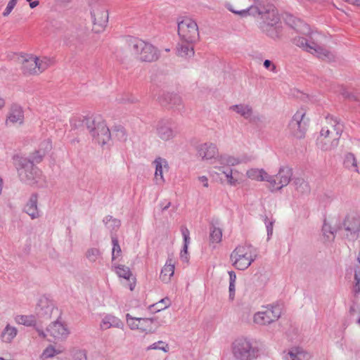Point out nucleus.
<instances>
[{
  "instance_id": "23",
  "label": "nucleus",
  "mask_w": 360,
  "mask_h": 360,
  "mask_svg": "<svg viewBox=\"0 0 360 360\" xmlns=\"http://www.w3.org/2000/svg\"><path fill=\"white\" fill-rule=\"evenodd\" d=\"M159 58V51L153 45L148 43L142 55L140 56L139 60L142 62L151 63L155 61Z\"/></svg>"
},
{
  "instance_id": "11",
  "label": "nucleus",
  "mask_w": 360,
  "mask_h": 360,
  "mask_svg": "<svg viewBox=\"0 0 360 360\" xmlns=\"http://www.w3.org/2000/svg\"><path fill=\"white\" fill-rule=\"evenodd\" d=\"M292 176V170L288 166H283L279 168L276 175L269 176V189L271 191H278L286 186Z\"/></svg>"
},
{
  "instance_id": "1",
  "label": "nucleus",
  "mask_w": 360,
  "mask_h": 360,
  "mask_svg": "<svg viewBox=\"0 0 360 360\" xmlns=\"http://www.w3.org/2000/svg\"><path fill=\"white\" fill-rule=\"evenodd\" d=\"M343 131V125L333 117H326V124L321 128L316 139L317 147L323 151H330L339 144Z\"/></svg>"
},
{
  "instance_id": "14",
  "label": "nucleus",
  "mask_w": 360,
  "mask_h": 360,
  "mask_svg": "<svg viewBox=\"0 0 360 360\" xmlns=\"http://www.w3.org/2000/svg\"><path fill=\"white\" fill-rule=\"evenodd\" d=\"M60 318L51 322L46 328L48 334L56 341H63L67 339L70 334V330L67 325L60 321Z\"/></svg>"
},
{
  "instance_id": "53",
  "label": "nucleus",
  "mask_w": 360,
  "mask_h": 360,
  "mask_svg": "<svg viewBox=\"0 0 360 360\" xmlns=\"http://www.w3.org/2000/svg\"><path fill=\"white\" fill-rule=\"evenodd\" d=\"M148 349H160L164 351L165 352H167L169 350V346L165 342L160 340L150 345L148 347Z\"/></svg>"
},
{
  "instance_id": "40",
  "label": "nucleus",
  "mask_w": 360,
  "mask_h": 360,
  "mask_svg": "<svg viewBox=\"0 0 360 360\" xmlns=\"http://www.w3.org/2000/svg\"><path fill=\"white\" fill-rule=\"evenodd\" d=\"M15 321L17 323L26 326H35L37 323L34 315H18L15 317Z\"/></svg>"
},
{
  "instance_id": "38",
  "label": "nucleus",
  "mask_w": 360,
  "mask_h": 360,
  "mask_svg": "<svg viewBox=\"0 0 360 360\" xmlns=\"http://www.w3.org/2000/svg\"><path fill=\"white\" fill-rule=\"evenodd\" d=\"M163 100L169 108H179L182 105L181 98L175 94H167L164 96Z\"/></svg>"
},
{
  "instance_id": "7",
  "label": "nucleus",
  "mask_w": 360,
  "mask_h": 360,
  "mask_svg": "<svg viewBox=\"0 0 360 360\" xmlns=\"http://www.w3.org/2000/svg\"><path fill=\"white\" fill-rule=\"evenodd\" d=\"M307 110L300 108L293 115L288 127L292 135L297 139H303L307 130L309 120L306 117Z\"/></svg>"
},
{
  "instance_id": "43",
  "label": "nucleus",
  "mask_w": 360,
  "mask_h": 360,
  "mask_svg": "<svg viewBox=\"0 0 360 360\" xmlns=\"http://www.w3.org/2000/svg\"><path fill=\"white\" fill-rule=\"evenodd\" d=\"M115 271L119 277L127 280H129L132 276L130 269L124 265L118 264L115 266Z\"/></svg>"
},
{
  "instance_id": "18",
  "label": "nucleus",
  "mask_w": 360,
  "mask_h": 360,
  "mask_svg": "<svg viewBox=\"0 0 360 360\" xmlns=\"http://www.w3.org/2000/svg\"><path fill=\"white\" fill-rule=\"evenodd\" d=\"M24 122V111L21 106L13 104L8 113L6 124H22Z\"/></svg>"
},
{
  "instance_id": "25",
  "label": "nucleus",
  "mask_w": 360,
  "mask_h": 360,
  "mask_svg": "<svg viewBox=\"0 0 360 360\" xmlns=\"http://www.w3.org/2000/svg\"><path fill=\"white\" fill-rule=\"evenodd\" d=\"M38 196L37 193H33L30 196L29 201L25 206V212L31 217L32 219H36L39 217V212L37 208Z\"/></svg>"
},
{
  "instance_id": "24",
  "label": "nucleus",
  "mask_w": 360,
  "mask_h": 360,
  "mask_svg": "<svg viewBox=\"0 0 360 360\" xmlns=\"http://www.w3.org/2000/svg\"><path fill=\"white\" fill-rule=\"evenodd\" d=\"M175 269V262L172 258H168L160 274V278L165 283H168L173 276Z\"/></svg>"
},
{
  "instance_id": "30",
  "label": "nucleus",
  "mask_w": 360,
  "mask_h": 360,
  "mask_svg": "<svg viewBox=\"0 0 360 360\" xmlns=\"http://www.w3.org/2000/svg\"><path fill=\"white\" fill-rule=\"evenodd\" d=\"M248 178L255 181H266L269 184L270 175L263 169H250L247 172Z\"/></svg>"
},
{
  "instance_id": "42",
  "label": "nucleus",
  "mask_w": 360,
  "mask_h": 360,
  "mask_svg": "<svg viewBox=\"0 0 360 360\" xmlns=\"http://www.w3.org/2000/svg\"><path fill=\"white\" fill-rule=\"evenodd\" d=\"M103 222L106 227L111 231H116L120 226L121 222L119 219L113 218L112 216H107L104 218Z\"/></svg>"
},
{
  "instance_id": "48",
  "label": "nucleus",
  "mask_w": 360,
  "mask_h": 360,
  "mask_svg": "<svg viewBox=\"0 0 360 360\" xmlns=\"http://www.w3.org/2000/svg\"><path fill=\"white\" fill-rule=\"evenodd\" d=\"M294 43L308 52H309L310 47L312 46V42L309 43L305 38L301 37H295Z\"/></svg>"
},
{
  "instance_id": "22",
  "label": "nucleus",
  "mask_w": 360,
  "mask_h": 360,
  "mask_svg": "<svg viewBox=\"0 0 360 360\" xmlns=\"http://www.w3.org/2000/svg\"><path fill=\"white\" fill-rule=\"evenodd\" d=\"M100 327L102 330H108L110 328L122 329L124 328V323L117 317L108 314L102 319Z\"/></svg>"
},
{
  "instance_id": "60",
  "label": "nucleus",
  "mask_w": 360,
  "mask_h": 360,
  "mask_svg": "<svg viewBox=\"0 0 360 360\" xmlns=\"http://www.w3.org/2000/svg\"><path fill=\"white\" fill-rule=\"evenodd\" d=\"M229 299L231 300H233L235 297V292H236V283H229Z\"/></svg>"
},
{
  "instance_id": "50",
  "label": "nucleus",
  "mask_w": 360,
  "mask_h": 360,
  "mask_svg": "<svg viewBox=\"0 0 360 360\" xmlns=\"http://www.w3.org/2000/svg\"><path fill=\"white\" fill-rule=\"evenodd\" d=\"M61 350H57L53 346L49 345L43 352L42 356L44 358H51L56 354H60Z\"/></svg>"
},
{
  "instance_id": "49",
  "label": "nucleus",
  "mask_w": 360,
  "mask_h": 360,
  "mask_svg": "<svg viewBox=\"0 0 360 360\" xmlns=\"http://www.w3.org/2000/svg\"><path fill=\"white\" fill-rule=\"evenodd\" d=\"M170 305V301L169 298L165 297L162 299L158 303L153 304L150 308L155 311H160L164 309L167 308Z\"/></svg>"
},
{
  "instance_id": "51",
  "label": "nucleus",
  "mask_w": 360,
  "mask_h": 360,
  "mask_svg": "<svg viewBox=\"0 0 360 360\" xmlns=\"http://www.w3.org/2000/svg\"><path fill=\"white\" fill-rule=\"evenodd\" d=\"M72 354L74 360H87L86 351L84 349H75Z\"/></svg>"
},
{
  "instance_id": "57",
  "label": "nucleus",
  "mask_w": 360,
  "mask_h": 360,
  "mask_svg": "<svg viewBox=\"0 0 360 360\" xmlns=\"http://www.w3.org/2000/svg\"><path fill=\"white\" fill-rule=\"evenodd\" d=\"M227 8H228L230 11H231L232 13H233L238 14V15H246V14L249 12V11H250V9H252V7L247 8H245V9H243V10H240V11H236V10L233 9V8H231V6L229 5V6H227Z\"/></svg>"
},
{
  "instance_id": "59",
  "label": "nucleus",
  "mask_w": 360,
  "mask_h": 360,
  "mask_svg": "<svg viewBox=\"0 0 360 360\" xmlns=\"http://www.w3.org/2000/svg\"><path fill=\"white\" fill-rule=\"evenodd\" d=\"M264 66L265 68L269 69L270 68V70L273 72H275L276 71V67L274 64L272 63V62L269 60H265L264 62Z\"/></svg>"
},
{
  "instance_id": "16",
  "label": "nucleus",
  "mask_w": 360,
  "mask_h": 360,
  "mask_svg": "<svg viewBox=\"0 0 360 360\" xmlns=\"http://www.w3.org/2000/svg\"><path fill=\"white\" fill-rule=\"evenodd\" d=\"M197 155L202 160H211L216 159L219 155L217 146L212 143H204L196 148Z\"/></svg>"
},
{
  "instance_id": "36",
  "label": "nucleus",
  "mask_w": 360,
  "mask_h": 360,
  "mask_svg": "<svg viewBox=\"0 0 360 360\" xmlns=\"http://www.w3.org/2000/svg\"><path fill=\"white\" fill-rule=\"evenodd\" d=\"M22 71L26 75H37L34 56H30L23 60Z\"/></svg>"
},
{
  "instance_id": "21",
  "label": "nucleus",
  "mask_w": 360,
  "mask_h": 360,
  "mask_svg": "<svg viewBox=\"0 0 360 360\" xmlns=\"http://www.w3.org/2000/svg\"><path fill=\"white\" fill-rule=\"evenodd\" d=\"M87 32L85 30H77L72 36V39L70 41L69 46H72L76 49H82L87 40Z\"/></svg>"
},
{
  "instance_id": "2",
  "label": "nucleus",
  "mask_w": 360,
  "mask_h": 360,
  "mask_svg": "<svg viewBox=\"0 0 360 360\" xmlns=\"http://www.w3.org/2000/svg\"><path fill=\"white\" fill-rule=\"evenodd\" d=\"M231 351L235 360H256L261 354L257 343L245 337L238 338L233 342Z\"/></svg>"
},
{
  "instance_id": "29",
  "label": "nucleus",
  "mask_w": 360,
  "mask_h": 360,
  "mask_svg": "<svg viewBox=\"0 0 360 360\" xmlns=\"http://www.w3.org/2000/svg\"><path fill=\"white\" fill-rule=\"evenodd\" d=\"M37 75H39L53 64V60L46 56H34Z\"/></svg>"
},
{
  "instance_id": "31",
  "label": "nucleus",
  "mask_w": 360,
  "mask_h": 360,
  "mask_svg": "<svg viewBox=\"0 0 360 360\" xmlns=\"http://www.w3.org/2000/svg\"><path fill=\"white\" fill-rule=\"evenodd\" d=\"M343 165L349 171L359 173L357 159L352 153H347L345 154L343 160Z\"/></svg>"
},
{
  "instance_id": "3",
  "label": "nucleus",
  "mask_w": 360,
  "mask_h": 360,
  "mask_svg": "<svg viewBox=\"0 0 360 360\" xmlns=\"http://www.w3.org/2000/svg\"><path fill=\"white\" fill-rule=\"evenodd\" d=\"M85 125L96 143L103 146L110 140V129L101 116L92 115L85 117Z\"/></svg>"
},
{
  "instance_id": "54",
  "label": "nucleus",
  "mask_w": 360,
  "mask_h": 360,
  "mask_svg": "<svg viewBox=\"0 0 360 360\" xmlns=\"http://www.w3.org/2000/svg\"><path fill=\"white\" fill-rule=\"evenodd\" d=\"M355 285L354 286V293L355 295L360 292V271H355L354 273Z\"/></svg>"
},
{
  "instance_id": "45",
  "label": "nucleus",
  "mask_w": 360,
  "mask_h": 360,
  "mask_svg": "<svg viewBox=\"0 0 360 360\" xmlns=\"http://www.w3.org/2000/svg\"><path fill=\"white\" fill-rule=\"evenodd\" d=\"M219 165H224L229 167L235 166L240 163V160L238 158L230 155H221L219 158Z\"/></svg>"
},
{
  "instance_id": "63",
  "label": "nucleus",
  "mask_w": 360,
  "mask_h": 360,
  "mask_svg": "<svg viewBox=\"0 0 360 360\" xmlns=\"http://www.w3.org/2000/svg\"><path fill=\"white\" fill-rule=\"evenodd\" d=\"M198 180L203 184V186L206 188L208 187V179L205 176H202L198 178Z\"/></svg>"
},
{
  "instance_id": "41",
  "label": "nucleus",
  "mask_w": 360,
  "mask_h": 360,
  "mask_svg": "<svg viewBox=\"0 0 360 360\" xmlns=\"http://www.w3.org/2000/svg\"><path fill=\"white\" fill-rule=\"evenodd\" d=\"M322 231L327 240L331 241L335 238V233L337 229L333 228L331 225L325 220L322 227Z\"/></svg>"
},
{
  "instance_id": "6",
  "label": "nucleus",
  "mask_w": 360,
  "mask_h": 360,
  "mask_svg": "<svg viewBox=\"0 0 360 360\" xmlns=\"http://www.w3.org/2000/svg\"><path fill=\"white\" fill-rule=\"evenodd\" d=\"M92 31L95 33L103 32L108 22V10L102 1H92L90 3Z\"/></svg>"
},
{
  "instance_id": "4",
  "label": "nucleus",
  "mask_w": 360,
  "mask_h": 360,
  "mask_svg": "<svg viewBox=\"0 0 360 360\" xmlns=\"http://www.w3.org/2000/svg\"><path fill=\"white\" fill-rule=\"evenodd\" d=\"M14 165L22 181L29 184L39 182L41 177V172L32 164L29 158L16 155L13 158Z\"/></svg>"
},
{
  "instance_id": "39",
  "label": "nucleus",
  "mask_w": 360,
  "mask_h": 360,
  "mask_svg": "<svg viewBox=\"0 0 360 360\" xmlns=\"http://www.w3.org/2000/svg\"><path fill=\"white\" fill-rule=\"evenodd\" d=\"M288 354V360H309L310 359V355L301 348H293Z\"/></svg>"
},
{
  "instance_id": "9",
  "label": "nucleus",
  "mask_w": 360,
  "mask_h": 360,
  "mask_svg": "<svg viewBox=\"0 0 360 360\" xmlns=\"http://www.w3.org/2000/svg\"><path fill=\"white\" fill-rule=\"evenodd\" d=\"M281 315V308L278 305H269L262 311L255 313L253 322L259 326H266L277 321Z\"/></svg>"
},
{
  "instance_id": "15",
  "label": "nucleus",
  "mask_w": 360,
  "mask_h": 360,
  "mask_svg": "<svg viewBox=\"0 0 360 360\" xmlns=\"http://www.w3.org/2000/svg\"><path fill=\"white\" fill-rule=\"evenodd\" d=\"M148 42L143 41L140 39L129 37L126 39L123 49L130 53L131 56L136 57L139 60L140 56L142 55Z\"/></svg>"
},
{
  "instance_id": "20",
  "label": "nucleus",
  "mask_w": 360,
  "mask_h": 360,
  "mask_svg": "<svg viewBox=\"0 0 360 360\" xmlns=\"http://www.w3.org/2000/svg\"><path fill=\"white\" fill-rule=\"evenodd\" d=\"M260 27L264 33L272 39H278L281 37L283 27L281 22H276L275 24H261Z\"/></svg>"
},
{
  "instance_id": "58",
  "label": "nucleus",
  "mask_w": 360,
  "mask_h": 360,
  "mask_svg": "<svg viewBox=\"0 0 360 360\" xmlns=\"http://www.w3.org/2000/svg\"><path fill=\"white\" fill-rule=\"evenodd\" d=\"M15 5L16 4H15V3H13V1H9L5 11L3 13V15L8 16L11 13V12L12 11Z\"/></svg>"
},
{
  "instance_id": "61",
  "label": "nucleus",
  "mask_w": 360,
  "mask_h": 360,
  "mask_svg": "<svg viewBox=\"0 0 360 360\" xmlns=\"http://www.w3.org/2000/svg\"><path fill=\"white\" fill-rule=\"evenodd\" d=\"M217 167L219 169V172H221V173H222L224 175L225 172H230L233 170L230 167L224 165H220Z\"/></svg>"
},
{
  "instance_id": "8",
  "label": "nucleus",
  "mask_w": 360,
  "mask_h": 360,
  "mask_svg": "<svg viewBox=\"0 0 360 360\" xmlns=\"http://www.w3.org/2000/svg\"><path fill=\"white\" fill-rule=\"evenodd\" d=\"M178 34L181 41L195 43L199 39L198 27L195 21L185 18L178 23Z\"/></svg>"
},
{
  "instance_id": "35",
  "label": "nucleus",
  "mask_w": 360,
  "mask_h": 360,
  "mask_svg": "<svg viewBox=\"0 0 360 360\" xmlns=\"http://www.w3.org/2000/svg\"><path fill=\"white\" fill-rule=\"evenodd\" d=\"M181 233L184 238V247L180 253V257L183 261L188 262V247L190 243V232L186 227L181 228Z\"/></svg>"
},
{
  "instance_id": "55",
  "label": "nucleus",
  "mask_w": 360,
  "mask_h": 360,
  "mask_svg": "<svg viewBox=\"0 0 360 360\" xmlns=\"http://www.w3.org/2000/svg\"><path fill=\"white\" fill-rule=\"evenodd\" d=\"M84 121L85 122V119L84 120ZM82 122L83 120H82L80 117H75L70 120L71 128L73 129H76L82 125Z\"/></svg>"
},
{
  "instance_id": "44",
  "label": "nucleus",
  "mask_w": 360,
  "mask_h": 360,
  "mask_svg": "<svg viewBox=\"0 0 360 360\" xmlns=\"http://www.w3.org/2000/svg\"><path fill=\"white\" fill-rule=\"evenodd\" d=\"M222 238V230L212 226L210 228V241L212 243H219Z\"/></svg>"
},
{
  "instance_id": "56",
  "label": "nucleus",
  "mask_w": 360,
  "mask_h": 360,
  "mask_svg": "<svg viewBox=\"0 0 360 360\" xmlns=\"http://www.w3.org/2000/svg\"><path fill=\"white\" fill-rule=\"evenodd\" d=\"M288 23L294 29L298 30L299 25L303 24V22L297 18L290 16L288 20Z\"/></svg>"
},
{
  "instance_id": "26",
  "label": "nucleus",
  "mask_w": 360,
  "mask_h": 360,
  "mask_svg": "<svg viewBox=\"0 0 360 360\" xmlns=\"http://www.w3.org/2000/svg\"><path fill=\"white\" fill-rule=\"evenodd\" d=\"M194 43L181 41L176 46L177 55L184 58H191L194 55Z\"/></svg>"
},
{
  "instance_id": "27",
  "label": "nucleus",
  "mask_w": 360,
  "mask_h": 360,
  "mask_svg": "<svg viewBox=\"0 0 360 360\" xmlns=\"http://www.w3.org/2000/svg\"><path fill=\"white\" fill-rule=\"evenodd\" d=\"M42 144L44 146V149H39L35 150L30 156V159H29L32 164L39 163L42 161L43 158L44 157L46 151L51 149V143L49 140L44 141Z\"/></svg>"
},
{
  "instance_id": "19",
  "label": "nucleus",
  "mask_w": 360,
  "mask_h": 360,
  "mask_svg": "<svg viewBox=\"0 0 360 360\" xmlns=\"http://www.w3.org/2000/svg\"><path fill=\"white\" fill-rule=\"evenodd\" d=\"M258 13L261 15V18L262 19L261 24L280 22L281 19L278 10L274 6H270L265 11H258Z\"/></svg>"
},
{
  "instance_id": "28",
  "label": "nucleus",
  "mask_w": 360,
  "mask_h": 360,
  "mask_svg": "<svg viewBox=\"0 0 360 360\" xmlns=\"http://www.w3.org/2000/svg\"><path fill=\"white\" fill-rule=\"evenodd\" d=\"M154 164L155 165V180L156 184H162L165 182L162 166L163 164L165 167L167 165V161L161 158H158L155 160Z\"/></svg>"
},
{
  "instance_id": "34",
  "label": "nucleus",
  "mask_w": 360,
  "mask_h": 360,
  "mask_svg": "<svg viewBox=\"0 0 360 360\" xmlns=\"http://www.w3.org/2000/svg\"><path fill=\"white\" fill-rule=\"evenodd\" d=\"M18 330L15 327L7 324L1 334V339L4 342L10 343L16 337Z\"/></svg>"
},
{
  "instance_id": "17",
  "label": "nucleus",
  "mask_w": 360,
  "mask_h": 360,
  "mask_svg": "<svg viewBox=\"0 0 360 360\" xmlns=\"http://www.w3.org/2000/svg\"><path fill=\"white\" fill-rule=\"evenodd\" d=\"M157 134L162 141H167L172 139L176 136V132L172 128L170 120H162L157 125Z\"/></svg>"
},
{
  "instance_id": "64",
  "label": "nucleus",
  "mask_w": 360,
  "mask_h": 360,
  "mask_svg": "<svg viewBox=\"0 0 360 360\" xmlns=\"http://www.w3.org/2000/svg\"><path fill=\"white\" fill-rule=\"evenodd\" d=\"M266 229H267L268 235H269L270 233L271 234L272 231H273V222L272 221H270L268 224H266Z\"/></svg>"
},
{
  "instance_id": "52",
  "label": "nucleus",
  "mask_w": 360,
  "mask_h": 360,
  "mask_svg": "<svg viewBox=\"0 0 360 360\" xmlns=\"http://www.w3.org/2000/svg\"><path fill=\"white\" fill-rule=\"evenodd\" d=\"M236 174H238V172L237 170H232L230 172H225V176L229 185L236 186L238 183V179L236 176Z\"/></svg>"
},
{
  "instance_id": "33",
  "label": "nucleus",
  "mask_w": 360,
  "mask_h": 360,
  "mask_svg": "<svg viewBox=\"0 0 360 360\" xmlns=\"http://www.w3.org/2000/svg\"><path fill=\"white\" fill-rule=\"evenodd\" d=\"M309 52L312 54H315L318 58L322 60H330L333 56L330 51L322 48L315 42H312V46L310 47Z\"/></svg>"
},
{
  "instance_id": "62",
  "label": "nucleus",
  "mask_w": 360,
  "mask_h": 360,
  "mask_svg": "<svg viewBox=\"0 0 360 360\" xmlns=\"http://www.w3.org/2000/svg\"><path fill=\"white\" fill-rule=\"evenodd\" d=\"M229 283H236V275L233 271H229Z\"/></svg>"
},
{
  "instance_id": "13",
  "label": "nucleus",
  "mask_w": 360,
  "mask_h": 360,
  "mask_svg": "<svg viewBox=\"0 0 360 360\" xmlns=\"http://www.w3.org/2000/svg\"><path fill=\"white\" fill-rule=\"evenodd\" d=\"M127 323L131 330H139L145 333H153L155 328L153 325L155 319L153 318H136L129 314H126Z\"/></svg>"
},
{
  "instance_id": "46",
  "label": "nucleus",
  "mask_w": 360,
  "mask_h": 360,
  "mask_svg": "<svg viewBox=\"0 0 360 360\" xmlns=\"http://www.w3.org/2000/svg\"><path fill=\"white\" fill-rule=\"evenodd\" d=\"M111 238L112 244V260L113 261L116 258L121 256L122 250L117 238L115 236H112Z\"/></svg>"
},
{
  "instance_id": "10",
  "label": "nucleus",
  "mask_w": 360,
  "mask_h": 360,
  "mask_svg": "<svg viewBox=\"0 0 360 360\" xmlns=\"http://www.w3.org/2000/svg\"><path fill=\"white\" fill-rule=\"evenodd\" d=\"M36 315L39 319L49 320L53 316L61 318V312L54 302L46 297H41L36 307Z\"/></svg>"
},
{
  "instance_id": "37",
  "label": "nucleus",
  "mask_w": 360,
  "mask_h": 360,
  "mask_svg": "<svg viewBox=\"0 0 360 360\" xmlns=\"http://www.w3.org/2000/svg\"><path fill=\"white\" fill-rule=\"evenodd\" d=\"M292 185L295 189L301 195L308 194L310 192L309 184L302 178H295Z\"/></svg>"
},
{
  "instance_id": "12",
  "label": "nucleus",
  "mask_w": 360,
  "mask_h": 360,
  "mask_svg": "<svg viewBox=\"0 0 360 360\" xmlns=\"http://www.w3.org/2000/svg\"><path fill=\"white\" fill-rule=\"evenodd\" d=\"M345 231V237L350 240H356L360 232V217L356 214H347L342 223Z\"/></svg>"
},
{
  "instance_id": "47",
  "label": "nucleus",
  "mask_w": 360,
  "mask_h": 360,
  "mask_svg": "<svg viewBox=\"0 0 360 360\" xmlns=\"http://www.w3.org/2000/svg\"><path fill=\"white\" fill-rule=\"evenodd\" d=\"M86 257L91 262H95L101 257V252L98 248H90L86 252Z\"/></svg>"
},
{
  "instance_id": "32",
  "label": "nucleus",
  "mask_w": 360,
  "mask_h": 360,
  "mask_svg": "<svg viewBox=\"0 0 360 360\" xmlns=\"http://www.w3.org/2000/svg\"><path fill=\"white\" fill-rule=\"evenodd\" d=\"M230 108L246 120H250L253 114L252 108L249 105H232Z\"/></svg>"
},
{
  "instance_id": "5",
  "label": "nucleus",
  "mask_w": 360,
  "mask_h": 360,
  "mask_svg": "<svg viewBox=\"0 0 360 360\" xmlns=\"http://www.w3.org/2000/svg\"><path fill=\"white\" fill-rule=\"evenodd\" d=\"M257 254L251 245H239L231 254L233 266L239 270L248 269L255 260Z\"/></svg>"
}]
</instances>
